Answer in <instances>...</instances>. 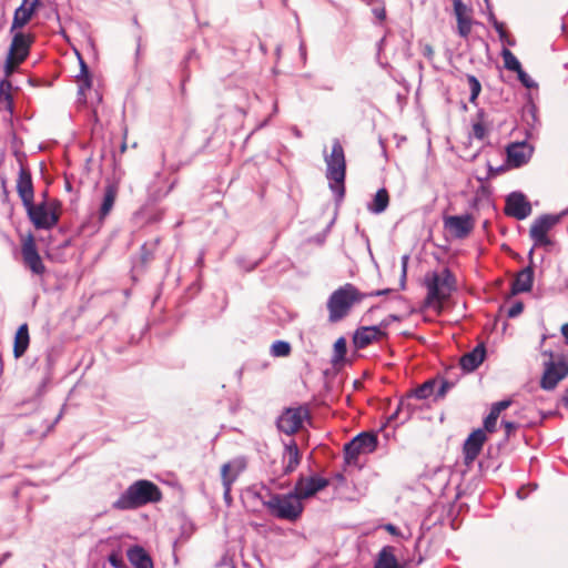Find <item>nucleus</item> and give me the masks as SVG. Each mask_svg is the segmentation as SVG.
I'll return each mask as SVG.
<instances>
[{
  "label": "nucleus",
  "instance_id": "1",
  "mask_svg": "<svg viewBox=\"0 0 568 568\" xmlns=\"http://www.w3.org/2000/svg\"><path fill=\"white\" fill-rule=\"evenodd\" d=\"M162 498L159 487L146 479H140L131 484L113 503L118 510L136 509L146 504L160 501Z\"/></svg>",
  "mask_w": 568,
  "mask_h": 568
},
{
  "label": "nucleus",
  "instance_id": "2",
  "mask_svg": "<svg viewBox=\"0 0 568 568\" xmlns=\"http://www.w3.org/2000/svg\"><path fill=\"white\" fill-rule=\"evenodd\" d=\"M366 298L365 293L352 283H346L335 290L328 297L326 306L328 310V320L331 323H336L346 317L352 307Z\"/></svg>",
  "mask_w": 568,
  "mask_h": 568
},
{
  "label": "nucleus",
  "instance_id": "3",
  "mask_svg": "<svg viewBox=\"0 0 568 568\" xmlns=\"http://www.w3.org/2000/svg\"><path fill=\"white\" fill-rule=\"evenodd\" d=\"M324 161L329 189L335 194L336 200L342 201L345 194L346 160L344 149L338 139L333 141L331 153H324Z\"/></svg>",
  "mask_w": 568,
  "mask_h": 568
},
{
  "label": "nucleus",
  "instance_id": "4",
  "mask_svg": "<svg viewBox=\"0 0 568 568\" xmlns=\"http://www.w3.org/2000/svg\"><path fill=\"white\" fill-rule=\"evenodd\" d=\"M425 286L427 288L426 305H442L452 292L455 290V276L449 268H444L440 273L430 272L425 276Z\"/></svg>",
  "mask_w": 568,
  "mask_h": 568
},
{
  "label": "nucleus",
  "instance_id": "5",
  "mask_svg": "<svg viewBox=\"0 0 568 568\" xmlns=\"http://www.w3.org/2000/svg\"><path fill=\"white\" fill-rule=\"evenodd\" d=\"M270 514L278 519L295 521L303 513L304 506L297 496L291 491L287 494H274L263 501Z\"/></svg>",
  "mask_w": 568,
  "mask_h": 568
},
{
  "label": "nucleus",
  "instance_id": "6",
  "mask_svg": "<svg viewBox=\"0 0 568 568\" xmlns=\"http://www.w3.org/2000/svg\"><path fill=\"white\" fill-rule=\"evenodd\" d=\"M378 439L373 433L363 432L344 446V459L348 465L357 463L361 454H371L377 448Z\"/></svg>",
  "mask_w": 568,
  "mask_h": 568
},
{
  "label": "nucleus",
  "instance_id": "7",
  "mask_svg": "<svg viewBox=\"0 0 568 568\" xmlns=\"http://www.w3.org/2000/svg\"><path fill=\"white\" fill-rule=\"evenodd\" d=\"M24 207L30 221L38 230H50L59 222V214L47 203L34 204L31 202L24 205Z\"/></svg>",
  "mask_w": 568,
  "mask_h": 568
},
{
  "label": "nucleus",
  "instance_id": "8",
  "mask_svg": "<svg viewBox=\"0 0 568 568\" xmlns=\"http://www.w3.org/2000/svg\"><path fill=\"white\" fill-rule=\"evenodd\" d=\"M560 219L561 215L545 214L535 220L530 227L529 235L536 246L551 245L548 232L560 221Z\"/></svg>",
  "mask_w": 568,
  "mask_h": 568
},
{
  "label": "nucleus",
  "instance_id": "9",
  "mask_svg": "<svg viewBox=\"0 0 568 568\" xmlns=\"http://www.w3.org/2000/svg\"><path fill=\"white\" fill-rule=\"evenodd\" d=\"M435 385H436V383L434 381H427L423 385L415 388L413 394H410L406 398H403L399 402L396 412L389 417V419H395L396 417L402 415L403 416L402 423L408 420L413 414V408L409 403L410 398H413V397H415L417 399L428 398L433 394Z\"/></svg>",
  "mask_w": 568,
  "mask_h": 568
},
{
  "label": "nucleus",
  "instance_id": "10",
  "mask_svg": "<svg viewBox=\"0 0 568 568\" xmlns=\"http://www.w3.org/2000/svg\"><path fill=\"white\" fill-rule=\"evenodd\" d=\"M328 484V479L317 475H312L308 477L300 476L294 486L293 493L302 501L303 499H307L314 496L316 493L327 487Z\"/></svg>",
  "mask_w": 568,
  "mask_h": 568
},
{
  "label": "nucleus",
  "instance_id": "11",
  "mask_svg": "<svg viewBox=\"0 0 568 568\" xmlns=\"http://www.w3.org/2000/svg\"><path fill=\"white\" fill-rule=\"evenodd\" d=\"M306 416L307 410L302 407L287 408L277 418V428L286 435H292L302 427L303 420Z\"/></svg>",
  "mask_w": 568,
  "mask_h": 568
},
{
  "label": "nucleus",
  "instance_id": "12",
  "mask_svg": "<svg viewBox=\"0 0 568 568\" xmlns=\"http://www.w3.org/2000/svg\"><path fill=\"white\" fill-rule=\"evenodd\" d=\"M21 254L24 265L34 274L43 275L45 266L42 262L41 256L38 253L34 239L30 234L22 243Z\"/></svg>",
  "mask_w": 568,
  "mask_h": 568
},
{
  "label": "nucleus",
  "instance_id": "13",
  "mask_svg": "<svg viewBox=\"0 0 568 568\" xmlns=\"http://www.w3.org/2000/svg\"><path fill=\"white\" fill-rule=\"evenodd\" d=\"M568 374V364L565 361H549L545 365L540 385L546 390L554 389Z\"/></svg>",
  "mask_w": 568,
  "mask_h": 568
},
{
  "label": "nucleus",
  "instance_id": "14",
  "mask_svg": "<svg viewBox=\"0 0 568 568\" xmlns=\"http://www.w3.org/2000/svg\"><path fill=\"white\" fill-rule=\"evenodd\" d=\"M444 227L455 239H465L474 229V221L469 214L449 215L444 217Z\"/></svg>",
  "mask_w": 568,
  "mask_h": 568
},
{
  "label": "nucleus",
  "instance_id": "15",
  "mask_svg": "<svg viewBox=\"0 0 568 568\" xmlns=\"http://www.w3.org/2000/svg\"><path fill=\"white\" fill-rule=\"evenodd\" d=\"M505 212L508 216L525 220L531 213V205L520 192H513L506 199Z\"/></svg>",
  "mask_w": 568,
  "mask_h": 568
},
{
  "label": "nucleus",
  "instance_id": "16",
  "mask_svg": "<svg viewBox=\"0 0 568 568\" xmlns=\"http://www.w3.org/2000/svg\"><path fill=\"white\" fill-rule=\"evenodd\" d=\"M39 4L40 0H22V3L14 11L10 32L26 27L34 16Z\"/></svg>",
  "mask_w": 568,
  "mask_h": 568
},
{
  "label": "nucleus",
  "instance_id": "17",
  "mask_svg": "<svg viewBox=\"0 0 568 568\" xmlns=\"http://www.w3.org/2000/svg\"><path fill=\"white\" fill-rule=\"evenodd\" d=\"M12 33L11 44L8 53L18 58V62H23L29 55L31 44L33 43V37L30 33H24L21 30H16Z\"/></svg>",
  "mask_w": 568,
  "mask_h": 568
},
{
  "label": "nucleus",
  "instance_id": "18",
  "mask_svg": "<svg viewBox=\"0 0 568 568\" xmlns=\"http://www.w3.org/2000/svg\"><path fill=\"white\" fill-rule=\"evenodd\" d=\"M534 248L528 253L530 263H532ZM534 283V268L531 264L523 268L517 273L515 280L511 283V294L517 295L519 293L530 292Z\"/></svg>",
  "mask_w": 568,
  "mask_h": 568
},
{
  "label": "nucleus",
  "instance_id": "19",
  "mask_svg": "<svg viewBox=\"0 0 568 568\" xmlns=\"http://www.w3.org/2000/svg\"><path fill=\"white\" fill-rule=\"evenodd\" d=\"M532 146L527 142H515L507 146V159L508 162L519 168L528 162L532 154Z\"/></svg>",
  "mask_w": 568,
  "mask_h": 568
},
{
  "label": "nucleus",
  "instance_id": "20",
  "mask_svg": "<svg viewBox=\"0 0 568 568\" xmlns=\"http://www.w3.org/2000/svg\"><path fill=\"white\" fill-rule=\"evenodd\" d=\"M486 440V434L485 430L478 428L474 430L468 438L466 439L464 444V456H465V463L470 464L473 463L477 456L479 455L483 445Z\"/></svg>",
  "mask_w": 568,
  "mask_h": 568
},
{
  "label": "nucleus",
  "instance_id": "21",
  "mask_svg": "<svg viewBox=\"0 0 568 568\" xmlns=\"http://www.w3.org/2000/svg\"><path fill=\"white\" fill-rule=\"evenodd\" d=\"M386 334L382 331L381 326H363L355 331L353 336V343L357 348H365L369 344L379 338L384 337Z\"/></svg>",
  "mask_w": 568,
  "mask_h": 568
},
{
  "label": "nucleus",
  "instance_id": "22",
  "mask_svg": "<svg viewBox=\"0 0 568 568\" xmlns=\"http://www.w3.org/2000/svg\"><path fill=\"white\" fill-rule=\"evenodd\" d=\"M17 192L22 201L23 206L30 204L34 200L32 178L29 170L21 166L17 180Z\"/></svg>",
  "mask_w": 568,
  "mask_h": 568
},
{
  "label": "nucleus",
  "instance_id": "23",
  "mask_svg": "<svg viewBox=\"0 0 568 568\" xmlns=\"http://www.w3.org/2000/svg\"><path fill=\"white\" fill-rule=\"evenodd\" d=\"M486 348L484 344L477 345L473 351L466 353L460 358V366L463 371L470 373L474 372L485 359Z\"/></svg>",
  "mask_w": 568,
  "mask_h": 568
},
{
  "label": "nucleus",
  "instance_id": "24",
  "mask_svg": "<svg viewBox=\"0 0 568 568\" xmlns=\"http://www.w3.org/2000/svg\"><path fill=\"white\" fill-rule=\"evenodd\" d=\"M246 468V460L243 457H237L229 463H225L221 467V479L222 483H225V480L232 479V485L236 481L239 476L245 470Z\"/></svg>",
  "mask_w": 568,
  "mask_h": 568
},
{
  "label": "nucleus",
  "instance_id": "25",
  "mask_svg": "<svg viewBox=\"0 0 568 568\" xmlns=\"http://www.w3.org/2000/svg\"><path fill=\"white\" fill-rule=\"evenodd\" d=\"M407 566L408 564L398 562L392 546H385L378 552L374 568H405Z\"/></svg>",
  "mask_w": 568,
  "mask_h": 568
},
{
  "label": "nucleus",
  "instance_id": "26",
  "mask_svg": "<svg viewBox=\"0 0 568 568\" xmlns=\"http://www.w3.org/2000/svg\"><path fill=\"white\" fill-rule=\"evenodd\" d=\"M300 450L295 442H291L290 444L285 445L284 453H283V470L284 474H290L300 464Z\"/></svg>",
  "mask_w": 568,
  "mask_h": 568
},
{
  "label": "nucleus",
  "instance_id": "27",
  "mask_svg": "<svg viewBox=\"0 0 568 568\" xmlns=\"http://www.w3.org/2000/svg\"><path fill=\"white\" fill-rule=\"evenodd\" d=\"M29 343V329L28 325L24 323L19 326L14 336L13 355L16 358H20L24 355L26 351L28 349Z\"/></svg>",
  "mask_w": 568,
  "mask_h": 568
},
{
  "label": "nucleus",
  "instance_id": "28",
  "mask_svg": "<svg viewBox=\"0 0 568 568\" xmlns=\"http://www.w3.org/2000/svg\"><path fill=\"white\" fill-rule=\"evenodd\" d=\"M128 558L134 568H153L150 556L142 547L135 546L129 549Z\"/></svg>",
  "mask_w": 568,
  "mask_h": 568
},
{
  "label": "nucleus",
  "instance_id": "29",
  "mask_svg": "<svg viewBox=\"0 0 568 568\" xmlns=\"http://www.w3.org/2000/svg\"><path fill=\"white\" fill-rule=\"evenodd\" d=\"M118 195V186L115 184L109 183L105 186L103 201L100 207V220H103L112 210L115 199Z\"/></svg>",
  "mask_w": 568,
  "mask_h": 568
},
{
  "label": "nucleus",
  "instance_id": "30",
  "mask_svg": "<svg viewBox=\"0 0 568 568\" xmlns=\"http://www.w3.org/2000/svg\"><path fill=\"white\" fill-rule=\"evenodd\" d=\"M388 204L389 195L387 190L383 187L376 192L372 203L367 205V209L374 214H381L387 209Z\"/></svg>",
  "mask_w": 568,
  "mask_h": 568
},
{
  "label": "nucleus",
  "instance_id": "31",
  "mask_svg": "<svg viewBox=\"0 0 568 568\" xmlns=\"http://www.w3.org/2000/svg\"><path fill=\"white\" fill-rule=\"evenodd\" d=\"M11 89L12 84L8 79H2L0 81V104L9 111L12 110Z\"/></svg>",
  "mask_w": 568,
  "mask_h": 568
},
{
  "label": "nucleus",
  "instance_id": "32",
  "mask_svg": "<svg viewBox=\"0 0 568 568\" xmlns=\"http://www.w3.org/2000/svg\"><path fill=\"white\" fill-rule=\"evenodd\" d=\"M80 62V74L78 75L79 81L81 82L79 85V93L84 94L85 90L90 89L92 85V80L89 74V69L80 54H78Z\"/></svg>",
  "mask_w": 568,
  "mask_h": 568
},
{
  "label": "nucleus",
  "instance_id": "33",
  "mask_svg": "<svg viewBox=\"0 0 568 568\" xmlns=\"http://www.w3.org/2000/svg\"><path fill=\"white\" fill-rule=\"evenodd\" d=\"M501 57L504 60V65L507 70L517 72L521 69V64L519 60L515 57V54L507 48L501 50Z\"/></svg>",
  "mask_w": 568,
  "mask_h": 568
},
{
  "label": "nucleus",
  "instance_id": "34",
  "mask_svg": "<svg viewBox=\"0 0 568 568\" xmlns=\"http://www.w3.org/2000/svg\"><path fill=\"white\" fill-rule=\"evenodd\" d=\"M270 353L274 357H286L291 353V345L285 341H275L271 346Z\"/></svg>",
  "mask_w": 568,
  "mask_h": 568
},
{
  "label": "nucleus",
  "instance_id": "35",
  "mask_svg": "<svg viewBox=\"0 0 568 568\" xmlns=\"http://www.w3.org/2000/svg\"><path fill=\"white\" fill-rule=\"evenodd\" d=\"M346 351H347L346 339L344 337H339L334 344V354L332 357V362L334 364H337V363L344 361Z\"/></svg>",
  "mask_w": 568,
  "mask_h": 568
},
{
  "label": "nucleus",
  "instance_id": "36",
  "mask_svg": "<svg viewBox=\"0 0 568 568\" xmlns=\"http://www.w3.org/2000/svg\"><path fill=\"white\" fill-rule=\"evenodd\" d=\"M467 81L470 89L469 102L474 103L481 91V84L478 81V79L473 74H467Z\"/></svg>",
  "mask_w": 568,
  "mask_h": 568
},
{
  "label": "nucleus",
  "instance_id": "37",
  "mask_svg": "<svg viewBox=\"0 0 568 568\" xmlns=\"http://www.w3.org/2000/svg\"><path fill=\"white\" fill-rule=\"evenodd\" d=\"M471 19L469 16L457 19V32L462 38H467L471 31Z\"/></svg>",
  "mask_w": 568,
  "mask_h": 568
},
{
  "label": "nucleus",
  "instance_id": "38",
  "mask_svg": "<svg viewBox=\"0 0 568 568\" xmlns=\"http://www.w3.org/2000/svg\"><path fill=\"white\" fill-rule=\"evenodd\" d=\"M368 4H373L372 12L379 20L384 21L386 18V10L382 0H369Z\"/></svg>",
  "mask_w": 568,
  "mask_h": 568
},
{
  "label": "nucleus",
  "instance_id": "39",
  "mask_svg": "<svg viewBox=\"0 0 568 568\" xmlns=\"http://www.w3.org/2000/svg\"><path fill=\"white\" fill-rule=\"evenodd\" d=\"M17 59H18V58L13 57V55H12V54H10V53H8V54H7V58H6V61H4V74H6V79H7L8 77H10V75L14 72V70H16L17 65H19V64L21 63V62H18V60H17Z\"/></svg>",
  "mask_w": 568,
  "mask_h": 568
},
{
  "label": "nucleus",
  "instance_id": "40",
  "mask_svg": "<svg viewBox=\"0 0 568 568\" xmlns=\"http://www.w3.org/2000/svg\"><path fill=\"white\" fill-rule=\"evenodd\" d=\"M469 9L463 3L462 0H454V12L456 19L469 16Z\"/></svg>",
  "mask_w": 568,
  "mask_h": 568
},
{
  "label": "nucleus",
  "instance_id": "41",
  "mask_svg": "<svg viewBox=\"0 0 568 568\" xmlns=\"http://www.w3.org/2000/svg\"><path fill=\"white\" fill-rule=\"evenodd\" d=\"M519 81L524 87L531 89L536 87V82L523 70V68L516 72Z\"/></svg>",
  "mask_w": 568,
  "mask_h": 568
},
{
  "label": "nucleus",
  "instance_id": "42",
  "mask_svg": "<svg viewBox=\"0 0 568 568\" xmlns=\"http://www.w3.org/2000/svg\"><path fill=\"white\" fill-rule=\"evenodd\" d=\"M497 31L499 39L501 42L507 43L508 45H514L515 42L508 39V34L505 30L504 23L499 22L497 26L494 27Z\"/></svg>",
  "mask_w": 568,
  "mask_h": 568
},
{
  "label": "nucleus",
  "instance_id": "43",
  "mask_svg": "<svg viewBox=\"0 0 568 568\" xmlns=\"http://www.w3.org/2000/svg\"><path fill=\"white\" fill-rule=\"evenodd\" d=\"M108 560L113 568H124L125 567L123 558L121 557V555H119L116 552L110 554V556L108 557Z\"/></svg>",
  "mask_w": 568,
  "mask_h": 568
},
{
  "label": "nucleus",
  "instance_id": "44",
  "mask_svg": "<svg viewBox=\"0 0 568 568\" xmlns=\"http://www.w3.org/2000/svg\"><path fill=\"white\" fill-rule=\"evenodd\" d=\"M524 310V304L521 302L514 303L507 311V316L514 318L518 316Z\"/></svg>",
  "mask_w": 568,
  "mask_h": 568
},
{
  "label": "nucleus",
  "instance_id": "45",
  "mask_svg": "<svg viewBox=\"0 0 568 568\" xmlns=\"http://www.w3.org/2000/svg\"><path fill=\"white\" fill-rule=\"evenodd\" d=\"M473 135L478 140H483L486 136V129L483 123L477 122L473 124Z\"/></svg>",
  "mask_w": 568,
  "mask_h": 568
},
{
  "label": "nucleus",
  "instance_id": "46",
  "mask_svg": "<svg viewBox=\"0 0 568 568\" xmlns=\"http://www.w3.org/2000/svg\"><path fill=\"white\" fill-rule=\"evenodd\" d=\"M501 425L505 428L506 436L509 437L518 427L519 424L510 420H503Z\"/></svg>",
  "mask_w": 568,
  "mask_h": 568
},
{
  "label": "nucleus",
  "instance_id": "47",
  "mask_svg": "<svg viewBox=\"0 0 568 568\" xmlns=\"http://www.w3.org/2000/svg\"><path fill=\"white\" fill-rule=\"evenodd\" d=\"M400 321V317L395 314H390L387 317H385L377 326L382 327V331L385 332V329L390 325L393 322Z\"/></svg>",
  "mask_w": 568,
  "mask_h": 568
},
{
  "label": "nucleus",
  "instance_id": "48",
  "mask_svg": "<svg viewBox=\"0 0 568 568\" xmlns=\"http://www.w3.org/2000/svg\"><path fill=\"white\" fill-rule=\"evenodd\" d=\"M222 485L224 488V493H223L224 500L226 501V504H231V501H232V497H231L232 479L227 478L225 480V483H222Z\"/></svg>",
  "mask_w": 568,
  "mask_h": 568
},
{
  "label": "nucleus",
  "instance_id": "49",
  "mask_svg": "<svg viewBox=\"0 0 568 568\" xmlns=\"http://www.w3.org/2000/svg\"><path fill=\"white\" fill-rule=\"evenodd\" d=\"M408 258H409L408 255L402 256V276H400V287L402 288L405 287Z\"/></svg>",
  "mask_w": 568,
  "mask_h": 568
},
{
  "label": "nucleus",
  "instance_id": "50",
  "mask_svg": "<svg viewBox=\"0 0 568 568\" xmlns=\"http://www.w3.org/2000/svg\"><path fill=\"white\" fill-rule=\"evenodd\" d=\"M497 419H495L493 416L487 415V417L484 419V427L485 430L493 433L496 428Z\"/></svg>",
  "mask_w": 568,
  "mask_h": 568
},
{
  "label": "nucleus",
  "instance_id": "51",
  "mask_svg": "<svg viewBox=\"0 0 568 568\" xmlns=\"http://www.w3.org/2000/svg\"><path fill=\"white\" fill-rule=\"evenodd\" d=\"M454 386L453 383H449L447 381H444L442 383V385L439 386L437 393H436V397L437 398H440V397H444L445 394L447 393L448 389H450L452 387Z\"/></svg>",
  "mask_w": 568,
  "mask_h": 568
},
{
  "label": "nucleus",
  "instance_id": "52",
  "mask_svg": "<svg viewBox=\"0 0 568 568\" xmlns=\"http://www.w3.org/2000/svg\"><path fill=\"white\" fill-rule=\"evenodd\" d=\"M511 402L509 399L500 400L494 404L496 406V410L503 412L510 406Z\"/></svg>",
  "mask_w": 568,
  "mask_h": 568
},
{
  "label": "nucleus",
  "instance_id": "53",
  "mask_svg": "<svg viewBox=\"0 0 568 568\" xmlns=\"http://www.w3.org/2000/svg\"><path fill=\"white\" fill-rule=\"evenodd\" d=\"M390 292L389 288H385V290H377V291H373L371 293H367L365 294L366 297H372V296H382V295H386Z\"/></svg>",
  "mask_w": 568,
  "mask_h": 568
},
{
  "label": "nucleus",
  "instance_id": "54",
  "mask_svg": "<svg viewBox=\"0 0 568 568\" xmlns=\"http://www.w3.org/2000/svg\"><path fill=\"white\" fill-rule=\"evenodd\" d=\"M385 530H387L389 534L394 535V536H398L399 535V529L393 525V524H386L384 526Z\"/></svg>",
  "mask_w": 568,
  "mask_h": 568
},
{
  "label": "nucleus",
  "instance_id": "55",
  "mask_svg": "<svg viewBox=\"0 0 568 568\" xmlns=\"http://www.w3.org/2000/svg\"><path fill=\"white\" fill-rule=\"evenodd\" d=\"M487 8H488V20L493 24V27H495L499 23V21L496 19L493 10L489 7V3L487 4Z\"/></svg>",
  "mask_w": 568,
  "mask_h": 568
},
{
  "label": "nucleus",
  "instance_id": "56",
  "mask_svg": "<svg viewBox=\"0 0 568 568\" xmlns=\"http://www.w3.org/2000/svg\"><path fill=\"white\" fill-rule=\"evenodd\" d=\"M501 412L496 410V406H491L490 412L488 415L493 416L495 419H498Z\"/></svg>",
  "mask_w": 568,
  "mask_h": 568
},
{
  "label": "nucleus",
  "instance_id": "57",
  "mask_svg": "<svg viewBox=\"0 0 568 568\" xmlns=\"http://www.w3.org/2000/svg\"><path fill=\"white\" fill-rule=\"evenodd\" d=\"M561 334L566 338V341L568 342V323H566V324H564L561 326Z\"/></svg>",
  "mask_w": 568,
  "mask_h": 568
},
{
  "label": "nucleus",
  "instance_id": "58",
  "mask_svg": "<svg viewBox=\"0 0 568 568\" xmlns=\"http://www.w3.org/2000/svg\"><path fill=\"white\" fill-rule=\"evenodd\" d=\"M300 53H301V57L305 60V58H306V48H305V44L303 42H301V44H300Z\"/></svg>",
  "mask_w": 568,
  "mask_h": 568
},
{
  "label": "nucleus",
  "instance_id": "59",
  "mask_svg": "<svg viewBox=\"0 0 568 568\" xmlns=\"http://www.w3.org/2000/svg\"><path fill=\"white\" fill-rule=\"evenodd\" d=\"M517 496H518V498H520V499L526 498V495L524 494V488H521V489H518V490H517Z\"/></svg>",
  "mask_w": 568,
  "mask_h": 568
},
{
  "label": "nucleus",
  "instance_id": "60",
  "mask_svg": "<svg viewBox=\"0 0 568 568\" xmlns=\"http://www.w3.org/2000/svg\"><path fill=\"white\" fill-rule=\"evenodd\" d=\"M293 132H294V135L297 136V138H301L302 136V133L301 131L297 129V128H294L293 129Z\"/></svg>",
  "mask_w": 568,
  "mask_h": 568
},
{
  "label": "nucleus",
  "instance_id": "61",
  "mask_svg": "<svg viewBox=\"0 0 568 568\" xmlns=\"http://www.w3.org/2000/svg\"><path fill=\"white\" fill-rule=\"evenodd\" d=\"M278 111V106H277V103L275 102L274 105H273V112L272 114H276Z\"/></svg>",
  "mask_w": 568,
  "mask_h": 568
},
{
  "label": "nucleus",
  "instance_id": "62",
  "mask_svg": "<svg viewBox=\"0 0 568 568\" xmlns=\"http://www.w3.org/2000/svg\"><path fill=\"white\" fill-rule=\"evenodd\" d=\"M267 122H268V119L264 120V121L258 125V128H263V126H265V125L267 124Z\"/></svg>",
  "mask_w": 568,
  "mask_h": 568
},
{
  "label": "nucleus",
  "instance_id": "63",
  "mask_svg": "<svg viewBox=\"0 0 568 568\" xmlns=\"http://www.w3.org/2000/svg\"><path fill=\"white\" fill-rule=\"evenodd\" d=\"M564 400H565L566 406H568V390H567V393H566V395L564 397Z\"/></svg>",
  "mask_w": 568,
  "mask_h": 568
},
{
  "label": "nucleus",
  "instance_id": "64",
  "mask_svg": "<svg viewBox=\"0 0 568 568\" xmlns=\"http://www.w3.org/2000/svg\"><path fill=\"white\" fill-rule=\"evenodd\" d=\"M426 51H427V54H428V55L433 53V50H432V48H430V47H426Z\"/></svg>",
  "mask_w": 568,
  "mask_h": 568
}]
</instances>
